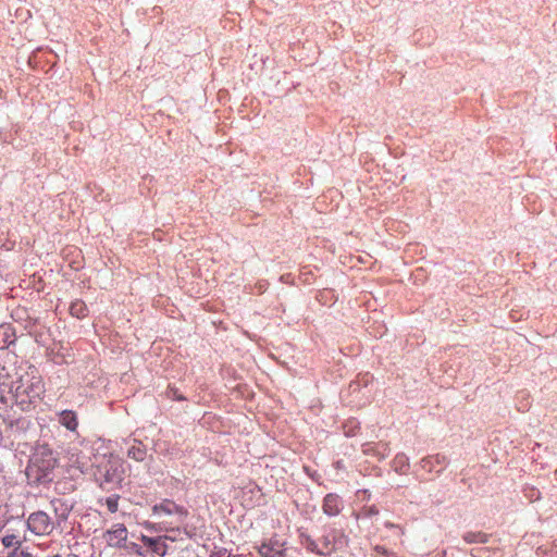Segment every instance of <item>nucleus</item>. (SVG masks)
Instances as JSON below:
<instances>
[{
  "instance_id": "obj_11",
  "label": "nucleus",
  "mask_w": 557,
  "mask_h": 557,
  "mask_svg": "<svg viewBox=\"0 0 557 557\" xmlns=\"http://www.w3.org/2000/svg\"><path fill=\"white\" fill-rule=\"evenodd\" d=\"M463 540L468 544L486 543L488 540V535L481 531H469L463 534Z\"/></svg>"
},
{
  "instance_id": "obj_23",
  "label": "nucleus",
  "mask_w": 557,
  "mask_h": 557,
  "mask_svg": "<svg viewBox=\"0 0 557 557\" xmlns=\"http://www.w3.org/2000/svg\"><path fill=\"white\" fill-rule=\"evenodd\" d=\"M375 550L379 552V553H386V549L384 547H382V546H376Z\"/></svg>"
},
{
  "instance_id": "obj_9",
  "label": "nucleus",
  "mask_w": 557,
  "mask_h": 557,
  "mask_svg": "<svg viewBox=\"0 0 557 557\" xmlns=\"http://www.w3.org/2000/svg\"><path fill=\"white\" fill-rule=\"evenodd\" d=\"M146 456V446L139 441H134L133 444L127 449V457L136 461H144Z\"/></svg>"
},
{
  "instance_id": "obj_25",
  "label": "nucleus",
  "mask_w": 557,
  "mask_h": 557,
  "mask_svg": "<svg viewBox=\"0 0 557 557\" xmlns=\"http://www.w3.org/2000/svg\"><path fill=\"white\" fill-rule=\"evenodd\" d=\"M52 557H62V556H61V555H54V556H52Z\"/></svg>"
},
{
  "instance_id": "obj_6",
  "label": "nucleus",
  "mask_w": 557,
  "mask_h": 557,
  "mask_svg": "<svg viewBox=\"0 0 557 557\" xmlns=\"http://www.w3.org/2000/svg\"><path fill=\"white\" fill-rule=\"evenodd\" d=\"M140 541L147 545L153 554H156L159 557H164L168 553V544L166 540L175 541L174 537L164 535V536H157V537H149L147 535L141 534Z\"/></svg>"
},
{
  "instance_id": "obj_7",
  "label": "nucleus",
  "mask_w": 557,
  "mask_h": 557,
  "mask_svg": "<svg viewBox=\"0 0 557 557\" xmlns=\"http://www.w3.org/2000/svg\"><path fill=\"white\" fill-rule=\"evenodd\" d=\"M343 508L338 495L327 494L323 499V512L327 516H337Z\"/></svg>"
},
{
  "instance_id": "obj_1",
  "label": "nucleus",
  "mask_w": 557,
  "mask_h": 557,
  "mask_svg": "<svg viewBox=\"0 0 557 557\" xmlns=\"http://www.w3.org/2000/svg\"><path fill=\"white\" fill-rule=\"evenodd\" d=\"M11 393L23 409L39 400L45 393V384L37 369L34 367L29 368L28 371L13 382Z\"/></svg>"
},
{
  "instance_id": "obj_5",
  "label": "nucleus",
  "mask_w": 557,
  "mask_h": 557,
  "mask_svg": "<svg viewBox=\"0 0 557 557\" xmlns=\"http://www.w3.org/2000/svg\"><path fill=\"white\" fill-rule=\"evenodd\" d=\"M258 552L261 557H286V543L271 537L259 546Z\"/></svg>"
},
{
  "instance_id": "obj_14",
  "label": "nucleus",
  "mask_w": 557,
  "mask_h": 557,
  "mask_svg": "<svg viewBox=\"0 0 557 557\" xmlns=\"http://www.w3.org/2000/svg\"><path fill=\"white\" fill-rule=\"evenodd\" d=\"M166 395L169 398L171 399H174V400H178V401H182V400H185L186 398L178 392V389L176 387H169L168 391H166Z\"/></svg>"
},
{
  "instance_id": "obj_3",
  "label": "nucleus",
  "mask_w": 557,
  "mask_h": 557,
  "mask_svg": "<svg viewBox=\"0 0 557 557\" xmlns=\"http://www.w3.org/2000/svg\"><path fill=\"white\" fill-rule=\"evenodd\" d=\"M27 527L36 535H49L53 531V522L44 511L33 512L27 519Z\"/></svg>"
},
{
  "instance_id": "obj_10",
  "label": "nucleus",
  "mask_w": 557,
  "mask_h": 557,
  "mask_svg": "<svg viewBox=\"0 0 557 557\" xmlns=\"http://www.w3.org/2000/svg\"><path fill=\"white\" fill-rule=\"evenodd\" d=\"M70 314L77 319H84L88 315V308L83 300L76 299L71 302Z\"/></svg>"
},
{
  "instance_id": "obj_20",
  "label": "nucleus",
  "mask_w": 557,
  "mask_h": 557,
  "mask_svg": "<svg viewBox=\"0 0 557 557\" xmlns=\"http://www.w3.org/2000/svg\"><path fill=\"white\" fill-rule=\"evenodd\" d=\"M114 480L120 481V480H121V476H120V475H115V474H112V475H109V474H108V475H107V478H106V481H107V482H112V481H114Z\"/></svg>"
},
{
  "instance_id": "obj_12",
  "label": "nucleus",
  "mask_w": 557,
  "mask_h": 557,
  "mask_svg": "<svg viewBox=\"0 0 557 557\" xmlns=\"http://www.w3.org/2000/svg\"><path fill=\"white\" fill-rule=\"evenodd\" d=\"M2 544L4 547L10 548L22 546V541L15 534H8L2 537Z\"/></svg>"
},
{
  "instance_id": "obj_13",
  "label": "nucleus",
  "mask_w": 557,
  "mask_h": 557,
  "mask_svg": "<svg viewBox=\"0 0 557 557\" xmlns=\"http://www.w3.org/2000/svg\"><path fill=\"white\" fill-rule=\"evenodd\" d=\"M11 343H13V339H10V327L5 326V325H1L0 326V348H4Z\"/></svg>"
},
{
  "instance_id": "obj_15",
  "label": "nucleus",
  "mask_w": 557,
  "mask_h": 557,
  "mask_svg": "<svg viewBox=\"0 0 557 557\" xmlns=\"http://www.w3.org/2000/svg\"><path fill=\"white\" fill-rule=\"evenodd\" d=\"M119 497L117 496H112V497H108L107 500H106V505L108 507V510L110 512H115L117 511V507H119Z\"/></svg>"
},
{
  "instance_id": "obj_22",
  "label": "nucleus",
  "mask_w": 557,
  "mask_h": 557,
  "mask_svg": "<svg viewBox=\"0 0 557 557\" xmlns=\"http://www.w3.org/2000/svg\"><path fill=\"white\" fill-rule=\"evenodd\" d=\"M396 461H399V463H401V465H406V461H407V460H406V457H405V456H398V457L396 458Z\"/></svg>"
},
{
  "instance_id": "obj_19",
  "label": "nucleus",
  "mask_w": 557,
  "mask_h": 557,
  "mask_svg": "<svg viewBox=\"0 0 557 557\" xmlns=\"http://www.w3.org/2000/svg\"><path fill=\"white\" fill-rule=\"evenodd\" d=\"M211 557H230V553L225 548H219L212 552Z\"/></svg>"
},
{
  "instance_id": "obj_4",
  "label": "nucleus",
  "mask_w": 557,
  "mask_h": 557,
  "mask_svg": "<svg viewBox=\"0 0 557 557\" xmlns=\"http://www.w3.org/2000/svg\"><path fill=\"white\" fill-rule=\"evenodd\" d=\"M127 535L126 527L123 523H116L106 531L103 537L109 546L121 548L125 545Z\"/></svg>"
},
{
  "instance_id": "obj_18",
  "label": "nucleus",
  "mask_w": 557,
  "mask_h": 557,
  "mask_svg": "<svg viewBox=\"0 0 557 557\" xmlns=\"http://www.w3.org/2000/svg\"><path fill=\"white\" fill-rule=\"evenodd\" d=\"M308 548L311 550V552H315L320 555H326L331 552V548L329 547V545H325V549H318L317 548V545L313 543V542H310V544L308 545Z\"/></svg>"
},
{
  "instance_id": "obj_21",
  "label": "nucleus",
  "mask_w": 557,
  "mask_h": 557,
  "mask_svg": "<svg viewBox=\"0 0 557 557\" xmlns=\"http://www.w3.org/2000/svg\"><path fill=\"white\" fill-rule=\"evenodd\" d=\"M368 513L369 515H377L379 513V510L375 508V507H370L368 509Z\"/></svg>"
},
{
  "instance_id": "obj_8",
  "label": "nucleus",
  "mask_w": 557,
  "mask_h": 557,
  "mask_svg": "<svg viewBox=\"0 0 557 557\" xmlns=\"http://www.w3.org/2000/svg\"><path fill=\"white\" fill-rule=\"evenodd\" d=\"M59 422L69 431L75 432L78 426L77 414L73 410H63L60 413Z\"/></svg>"
},
{
  "instance_id": "obj_17",
  "label": "nucleus",
  "mask_w": 557,
  "mask_h": 557,
  "mask_svg": "<svg viewBox=\"0 0 557 557\" xmlns=\"http://www.w3.org/2000/svg\"><path fill=\"white\" fill-rule=\"evenodd\" d=\"M123 547H125L128 552L134 553L138 556H141V557L145 556V553L143 552L141 547L134 542H132L129 544L125 543V545Z\"/></svg>"
},
{
  "instance_id": "obj_16",
  "label": "nucleus",
  "mask_w": 557,
  "mask_h": 557,
  "mask_svg": "<svg viewBox=\"0 0 557 557\" xmlns=\"http://www.w3.org/2000/svg\"><path fill=\"white\" fill-rule=\"evenodd\" d=\"M7 557H33L27 550L23 549L21 546L15 547L11 550Z\"/></svg>"
},
{
  "instance_id": "obj_24",
  "label": "nucleus",
  "mask_w": 557,
  "mask_h": 557,
  "mask_svg": "<svg viewBox=\"0 0 557 557\" xmlns=\"http://www.w3.org/2000/svg\"><path fill=\"white\" fill-rule=\"evenodd\" d=\"M369 449H370V444H367V445L364 446L363 451H364V453H369Z\"/></svg>"
},
{
  "instance_id": "obj_2",
  "label": "nucleus",
  "mask_w": 557,
  "mask_h": 557,
  "mask_svg": "<svg viewBox=\"0 0 557 557\" xmlns=\"http://www.w3.org/2000/svg\"><path fill=\"white\" fill-rule=\"evenodd\" d=\"M152 515L157 517L168 516L171 520H164L159 523L146 522V529L156 532H172L180 531L181 524L185 522L189 512L184 506L165 498L152 506Z\"/></svg>"
}]
</instances>
